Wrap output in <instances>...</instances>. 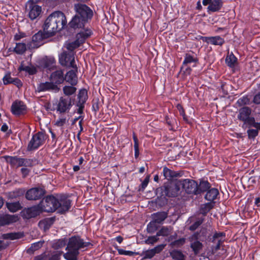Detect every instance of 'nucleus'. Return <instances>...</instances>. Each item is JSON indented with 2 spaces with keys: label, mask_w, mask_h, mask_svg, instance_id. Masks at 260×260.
Wrapping results in <instances>:
<instances>
[{
  "label": "nucleus",
  "mask_w": 260,
  "mask_h": 260,
  "mask_svg": "<svg viewBox=\"0 0 260 260\" xmlns=\"http://www.w3.org/2000/svg\"><path fill=\"white\" fill-rule=\"evenodd\" d=\"M154 252L152 249L144 251L142 253L143 259H151L155 255Z\"/></svg>",
  "instance_id": "49"
},
{
  "label": "nucleus",
  "mask_w": 260,
  "mask_h": 260,
  "mask_svg": "<svg viewBox=\"0 0 260 260\" xmlns=\"http://www.w3.org/2000/svg\"><path fill=\"white\" fill-rule=\"evenodd\" d=\"M58 201L57 210L59 213L63 214L70 210L71 207L72 200L69 199L68 195L58 193Z\"/></svg>",
  "instance_id": "10"
},
{
  "label": "nucleus",
  "mask_w": 260,
  "mask_h": 260,
  "mask_svg": "<svg viewBox=\"0 0 260 260\" xmlns=\"http://www.w3.org/2000/svg\"><path fill=\"white\" fill-rule=\"evenodd\" d=\"M168 213L166 211H160L152 214V219L158 224H161L168 217Z\"/></svg>",
  "instance_id": "29"
},
{
  "label": "nucleus",
  "mask_w": 260,
  "mask_h": 260,
  "mask_svg": "<svg viewBox=\"0 0 260 260\" xmlns=\"http://www.w3.org/2000/svg\"><path fill=\"white\" fill-rule=\"evenodd\" d=\"M219 191L217 188H210L207 191L205 196V199L210 201V202H214L217 197L219 195Z\"/></svg>",
  "instance_id": "30"
},
{
  "label": "nucleus",
  "mask_w": 260,
  "mask_h": 260,
  "mask_svg": "<svg viewBox=\"0 0 260 260\" xmlns=\"http://www.w3.org/2000/svg\"><path fill=\"white\" fill-rule=\"evenodd\" d=\"M63 93L67 96H70L74 94L77 88L74 86L66 85L62 88Z\"/></svg>",
  "instance_id": "43"
},
{
  "label": "nucleus",
  "mask_w": 260,
  "mask_h": 260,
  "mask_svg": "<svg viewBox=\"0 0 260 260\" xmlns=\"http://www.w3.org/2000/svg\"><path fill=\"white\" fill-rule=\"evenodd\" d=\"M162 174L165 178L168 180L174 178L181 177L183 174L182 171H175L169 169L167 167L163 168Z\"/></svg>",
  "instance_id": "20"
},
{
  "label": "nucleus",
  "mask_w": 260,
  "mask_h": 260,
  "mask_svg": "<svg viewBox=\"0 0 260 260\" xmlns=\"http://www.w3.org/2000/svg\"><path fill=\"white\" fill-rule=\"evenodd\" d=\"M13 78L11 76V73L7 72L2 79L4 84L8 85L11 84Z\"/></svg>",
  "instance_id": "51"
},
{
  "label": "nucleus",
  "mask_w": 260,
  "mask_h": 260,
  "mask_svg": "<svg viewBox=\"0 0 260 260\" xmlns=\"http://www.w3.org/2000/svg\"><path fill=\"white\" fill-rule=\"evenodd\" d=\"M66 122V118H59L57 119L55 123V125L58 127L63 126Z\"/></svg>",
  "instance_id": "62"
},
{
  "label": "nucleus",
  "mask_w": 260,
  "mask_h": 260,
  "mask_svg": "<svg viewBox=\"0 0 260 260\" xmlns=\"http://www.w3.org/2000/svg\"><path fill=\"white\" fill-rule=\"evenodd\" d=\"M41 204L33 205L29 207L24 208L21 212L20 215L23 219H30L36 218L43 212Z\"/></svg>",
  "instance_id": "9"
},
{
  "label": "nucleus",
  "mask_w": 260,
  "mask_h": 260,
  "mask_svg": "<svg viewBox=\"0 0 260 260\" xmlns=\"http://www.w3.org/2000/svg\"><path fill=\"white\" fill-rule=\"evenodd\" d=\"M156 223H157L152 220L147 224V229L148 233H153L157 230L158 227Z\"/></svg>",
  "instance_id": "47"
},
{
  "label": "nucleus",
  "mask_w": 260,
  "mask_h": 260,
  "mask_svg": "<svg viewBox=\"0 0 260 260\" xmlns=\"http://www.w3.org/2000/svg\"><path fill=\"white\" fill-rule=\"evenodd\" d=\"M207 43L221 46L225 43V40L224 38L219 36L208 37Z\"/></svg>",
  "instance_id": "31"
},
{
  "label": "nucleus",
  "mask_w": 260,
  "mask_h": 260,
  "mask_svg": "<svg viewBox=\"0 0 260 260\" xmlns=\"http://www.w3.org/2000/svg\"><path fill=\"white\" fill-rule=\"evenodd\" d=\"M58 193L47 195L39 202L43 212L53 213L57 210Z\"/></svg>",
  "instance_id": "4"
},
{
  "label": "nucleus",
  "mask_w": 260,
  "mask_h": 260,
  "mask_svg": "<svg viewBox=\"0 0 260 260\" xmlns=\"http://www.w3.org/2000/svg\"><path fill=\"white\" fill-rule=\"evenodd\" d=\"M80 45L81 44L80 43H79L78 41L76 39L74 41L68 44L67 48L68 50L70 51V52H73L75 49L78 48Z\"/></svg>",
  "instance_id": "46"
},
{
  "label": "nucleus",
  "mask_w": 260,
  "mask_h": 260,
  "mask_svg": "<svg viewBox=\"0 0 260 260\" xmlns=\"http://www.w3.org/2000/svg\"><path fill=\"white\" fill-rule=\"evenodd\" d=\"M11 84L15 85L18 88H20L22 86V83L21 80L18 78H13Z\"/></svg>",
  "instance_id": "59"
},
{
  "label": "nucleus",
  "mask_w": 260,
  "mask_h": 260,
  "mask_svg": "<svg viewBox=\"0 0 260 260\" xmlns=\"http://www.w3.org/2000/svg\"><path fill=\"white\" fill-rule=\"evenodd\" d=\"M55 221V217L45 218L39 222V225L42 226L44 230H49Z\"/></svg>",
  "instance_id": "33"
},
{
  "label": "nucleus",
  "mask_w": 260,
  "mask_h": 260,
  "mask_svg": "<svg viewBox=\"0 0 260 260\" xmlns=\"http://www.w3.org/2000/svg\"><path fill=\"white\" fill-rule=\"evenodd\" d=\"M77 70H71L67 72L66 74H64V77H66L65 81L72 86H75L78 82V78L76 72Z\"/></svg>",
  "instance_id": "21"
},
{
  "label": "nucleus",
  "mask_w": 260,
  "mask_h": 260,
  "mask_svg": "<svg viewBox=\"0 0 260 260\" xmlns=\"http://www.w3.org/2000/svg\"><path fill=\"white\" fill-rule=\"evenodd\" d=\"M17 216L5 214L0 216V226H4L15 222L17 221Z\"/></svg>",
  "instance_id": "23"
},
{
  "label": "nucleus",
  "mask_w": 260,
  "mask_h": 260,
  "mask_svg": "<svg viewBox=\"0 0 260 260\" xmlns=\"http://www.w3.org/2000/svg\"><path fill=\"white\" fill-rule=\"evenodd\" d=\"M47 34H48V32H47L46 31H44L43 30H39L38 32L32 36V41L35 43L36 45H39L44 39L51 37L50 35Z\"/></svg>",
  "instance_id": "22"
},
{
  "label": "nucleus",
  "mask_w": 260,
  "mask_h": 260,
  "mask_svg": "<svg viewBox=\"0 0 260 260\" xmlns=\"http://www.w3.org/2000/svg\"><path fill=\"white\" fill-rule=\"evenodd\" d=\"M76 15L69 23L70 28L74 29L83 28L93 15L92 10L85 4H77L74 6Z\"/></svg>",
  "instance_id": "2"
},
{
  "label": "nucleus",
  "mask_w": 260,
  "mask_h": 260,
  "mask_svg": "<svg viewBox=\"0 0 260 260\" xmlns=\"http://www.w3.org/2000/svg\"><path fill=\"white\" fill-rule=\"evenodd\" d=\"M59 62L63 66L72 68L74 69L77 70L73 52H63L62 53L59 57Z\"/></svg>",
  "instance_id": "11"
},
{
  "label": "nucleus",
  "mask_w": 260,
  "mask_h": 260,
  "mask_svg": "<svg viewBox=\"0 0 260 260\" xmlns=\"http://www.w3.org/2000/svg\"><path fill=\"white\" fill-rule=\"evenodd\" d=\"M179 184V180L168 181L157 189V194L159 193L161 197H176L180 193V186Z\"/></svg>",
  "instance_id": "3"
},
{
  "label": "nucleus",
  "mask_w": 260,
  "mask_h": 260,
  "mask_svg": "<svg viewBox=\"0 0 260 260\" xmlns=\"http://www.w3.org/2000/svg\"><path fill=\"white\" fill-rule=\"evenodd\" d=\"M204 218L201 217L198 218L197 220L196 221L192 224L189 227V230L190 231H196L204 221Z\"/></svg>",
  "instance_id": "44"
},
{
  "label": "nucleus",
  "mask_w": 260,
  "mask_h": 260,
  "mask_svg": "<svg viewBox=\"0 0 260 260\" xmlns=\"http://www.w3.org/2000/svg\"><path fill=\"white\" fill-rule=\"evenodd\" d=\"M225 63L227 66L230 68H234L237 62V58L235 56L233 52L227 55L225 58Z\"/></svg>",
  "instance_id": "39"
},
{
  "label": "nucleus",
  "mask_w": 260,
  "mask_h": 260,
  "mask_svg": "<svg viewBox=\"0 0 260 260\" xmlns=\"http://www.w3.org/2000/svg\"><path fill=\"white\" fill-rule=\"evenodd\" d=\"M79 254V251L69 250L68 252L63 254V256L66 260H77V256Z\"/></svg>",
  "instance_id": "41"
},
{
  "label": "nucleus",
  "mask_w": 260,
  "mask_h": 260,
  "mask_svg": "<svg viewBox=\"0 0 260 260\" xmlns=\"http://www.w3.org/2000/svg\"><path fill=\"white\" fill-rule=\"evenodd\" d=\"M11 111L16 116H20L26 114L27 112L26 105L21 101H14L11 106Z\"/></svg>",
  "instance_id": "13"
},
{
  "label": "nucleus",
  "mask_w": 260,
  "mask_h": 260,
  "mask_svg": "<svg viewBox=\"0 0 260 260\" xmlns=\"http://www.w3.org/2000/svg\"><path fill=\"white\" fill-rule=\"evenodd\" d=\"M149 181V176H147L145 177L144 180L143 181L142 183L141 184V188L140 190H143L145 189V188L147 186L148 184Z\"/></svg>",
  "instance_id": "60"
},
{
  "label": "nucleus",
  "mask_w": 260,
  "mask_h": 260,
  "mask_svg": "<svg viewBox=\"0 0 260 260\" xmlns=\"http://www.w3.org/2000/svg\"><path fill=\"white\" fill-rule=\"evenodd\" d=\"M86 102L83 101L82 100H78V102L76 104V106L78 107L77 109V113L79 114H83V110L85 107V104Z\"/></svg>",
  "instance_id": "48"
},
{
  "label": "nucleus",
  "mask_w": 260,
  "mask_h": 260,
  "mask_svg": "<svg viewBox=\"0 0 260 260\" xmlns=\"http://www.w3.org/2000/svg\"><path fill=\"white\" fill-rule=\"evenodd\" d=\"M78 100L86 102L88 99V94L86 89L83 88L79 90L77 95Z\"/></svg>",
  "instance_id": "45"
},
{
  "label": "nucleus",
  "mask_w": 260,
  "mask_h": 260,
  "mask_svg": "<svg viewBox=\"0 0 260 260\" xmlns=\"http://www.w3.org/2000/svg\"><path fill=\"white\" fill-rule=\"evenodd\" d=\"M6 207L11 212L14 213L21 210L22 207L19 201L13 203H6Z\"/></svg>",
  "instance_id": "36"
},
{
  "label": "nucleus",
  "mask_w": 260,
  "mask_h": 260,
  "mask_svg": "<svg viewBox=\"0 0 260 260\" xmlns=\"http://www.w3.org/2000/svg\"><path fill=\"white\" fill-rule=\"evenodd\" d=\"M118 253L120 255H128L130 256L136 255L137 253L129 250H125L121 248H116Z\"/></svg>",
  "instance_id": "50"
},
{
  "label": "nucleus",
  "mask_w": 260,
  "mask_h": 260,
  "mask_svg": "<svg viewBox=\"0 0 260 260\" xmlns=\"http://www.w3.org/2000/svg\"><path fill=\"white\" fill-rule=\"evenodd\" d=\"M38 91L39 92H44L46 91H58L59 88L52 81H46L45 82L41 83L38 86Z\"/></svg>",
  "instance_id": "19"
},
{
  "label": "nucleus",
  "mask_w": 260,
  "mask_h": 260,
  "mask_svg": "<svg viewBox=\"0 0 260 260\" xmlns=\"http://www.w3.org/2000/svg\"><path fill=\"white\" fill-rule=\"evenodd\" d=\"M5 161L9 164L11 167H23L24 164V158L17 156L5 155L3 157Z\"/></svg>",
  "instance_id": "18"
},
{
  "label": "nucleus",
  "mask_w": 260,
  "mask_h": 260,
  "mask_svg": "<svg viewBox=\"0 0 260 260\" xmlns=\"http://www.w3.org/2000/svg\"><path fill=\"white\" fill-rule=\"evenodd\" d=\"M180 186L188 194L195 195L196 193L197 182L194 180L184 179L179 180Z\"/></svg>",
  "instance_id": "12"
},
{
  "label": "nucleus",
  "mask_w": 260,
  "mask_h": 260,
  "mask_svg": "<svg viewBox=\"0 0 260 260\" xmlns=\"http://www.w3.org/2000/svg\"><path fill=\"white\" fill-rule=\"evenodd\" d=\"M18 70L19 72L25 71L29 75H34L37 74L38 70L37 68L33 66H25L21 64L18 68Z\"/></svg>",
  "instance_id": "34"
},
{
  "label": "nucleus",
  "mask_w": 260,
  "mask_h": 260,
  "mask_svg": "<svg viewBox=\"0 0 260 260\" xmlns=\"http://www.w3.org/2000/svg\"><path fill=\"white\" fill-rule=\"evenodd\" d=\"M253 102L256 104H260V92L254 96Z\"/></svg>",
  "instance_id": "64"
},
{
  "label": "nucleus",
  "mask_w": 260,
  "mask_h": 260,
  "mask_svg": "<svg viewBox=\"0 0 260 260\" xmlns=\"http://www.w3.org/2000/svg\"><path fill=\"white\" fill-rule=\"evenodd\" d=\"M170 256L174 260H185V255L178 249H173L170 252Z\"/></svg>",
  "instance_id": "35"
},
{
  "label": "nucleus",
  "mask_w": 260,
  "mask_h": 260,
  "mask_svg": "<svg viewBox=\"0 0 260 260\" xmlns=\"http://www.w3.org/2000/svg\"><path fill=\"white\" fill-rule=\"evenodd\" d=\"M185 243V239L181 238L171 242V245L173 247H180L183 246Z\"/></svg>",
  "instance_id": "52"
},
{
  "label": "nucleus",
  "mask_w": 260,
  "mask_h": 260,
  "mask_svg": "<svg viewBox=\"0 0 260 260\" xmlns=\"http://www.w3.org/2000/svg\"><path fill=\"white\" fill-rule=\"evenodd\" d=\"M93 245L89 242H84L79 236H74L69 238L67 249L79 251L81 248L92 246Z\"/></svg>",
  "instance_id": "7"
},
{
  "label": "nucleus",
  "mask_w": 260,
  "mask_h": 260,
  "mask_svg": "<svg viewBox=\"0 0 260 260\" xmlns=\"http://www.w3.org/2000/svg\"><path fill=\"white\" fill-rule=\"evenodd\" d=\"M26 50V44L24 43H17L13 51L17 54L22 55Z\"/></svg>",
  "instance_id": "40"
},
{
  "label": "nucleus",
  "mask_w": 260,
  "mask_h": 260,
  "mask_svg": "<svg viewBox=\"0 0 260 260\" xmlns=\"http://www.w3.org/2000/svg\"><path fill=\"white\" fill-rule=\"evenodd\" d=\"M171 233V228L168 226H163L156 233V236L167 237Z\"/></svg>",
  "instance_id": "42"
},
{
  "label": "nucleus",
  "mask_w": 260,
  "mask_h": 260,
  "mask_svg": "<svg viewBox=\"0 0 260 260\" xmlns=\"http://www.w3.org/2000/svg\"><path fill=\"white\" fill-rule=\"evenodd\" d=\"M65 80L66 77H64V72L61 69L56 70L50 75L49 80L57 86L63 83Z\"/></svg>",
  "instance_id": "15"
},
{
  "label": "nucleus",
  "mask_w": 260,
  "mask_h": 260,
  "mask_svg": "<svg viewBox=\"0 0 260 260\" xmlns=\"http://www.w3.org/2000/svg\"><path fill=\"white\" fill-rule=\"evenodd\" d=\"M92 34V31L90 29L87 28L83 31H80L77 34L76 36V39L78 41L81 45L83 44L86 40L91 36Z\"/></svg>",
  "instance_id": "26"
},
{
  "label": "nucleus",
  "mask_w": 260,
  "mask_h": 260,
  "mask_svg": "<svg viewBox=\"0 0 260 260\" xmlns=\"http://www.w3.org/2000/svg\"><path fill=\"white\" fill-rule=\"evenodd\" d=\"M192 63H193L192 67H197V64L199 63V58L196 53L192 51H190L184 54V60L182 62V66L181 67V70L183 69L184 66H187Z\"/></svg>",
  "instance_id": "16"
},
{
  "label": "nucleus",
  "mask_w": 260,
  "mask_h": 260,
  "mask_svg": "<svg viewBox=\"0 0 260 260\" xmlns=\"http://www.w3.org/2000/svg\"><path fill=\"white\" fill-rule=\"evenodd\" d=\"M215 202H208L201 205L200 208V213L204 216H205L214 207Z\"/></svg>",
  "instance_id": "32"
},
{
  "label": "nucleus",
  "mask_w": 260,
  "mask_h": 260,
  "mask_svg": "<svg viewBox=\"0 0 260 260\" xmlns=\"http://www.w3.org/2000/svg\"><path fill=\"white\" fill-rule=\"evenodd\" d=\"M249 129L247 131L248 138L254 140L258 135L260 130V122L254 121L247 125Z\"/></svg>",
  "instance_id": "17"
},
{
  "label": "nucleus",
  "mask_w": 260,
  "mask_h": 260,
  "mask_svg": "<svg viewBox=\"0 0 260 260\" xmlns=\"http://www.w3.org/2000/svg\"><path fill=\"white\" fill-rule=\"evenodd\" d=\"M158 237V236H156V235L148 237V238L145 240V243L147 244H153L158 241L159 239Z\"/></svg>",
  "instance_id": "55"
},
{
  "label": "nucleus",
  "mask_w": 260,
  "mask_h": 260,
  "mask_svg": "<svg viewBox=\"0 0 260 260\" xmlns=\"http://www.w3.org/2000/svg\"><path fill=\"white\" fill-rule=\"evenodd\" d=\"M23 232H11L2 235V237L5 240H14L20 239L24 237Z\"/></svg>",
  "instance_id": "28"
},
{
  "label": "nucleus",
  "mask_w": 260,
  "mask_h": 260,
  "mask_svg": "<svg viewBox=\"0 0 260 260\" xmlns=\"http://www.w3.org/2000/svg\"><path fill=\"white\" fill-rule=\"evenodd\" d=\"M223 5L222 0H212L211 3L207 7V12H216L220 10Z\"/></svg>",
  "instance_id": "25"
},
{
  "label": "nucleus",
  "mask_w": 260,
  "mask_h": 260,
  "mask_svg": "<svg viewBox=\"0 0 260 260\" xmlns=\"http://www.w3.org/2000/svg\"><path fill=\"white\" fill-rule=\"evenodd\" d=\"M48 138V135L45 132H38L34 134L28 142L27 146L28 151H34L38 150L43 146Z\"/></svg>",
  "instance_id": "5"
},
{
  "label": "nucleus",
  "mask_w": 260,
  "mask_h": 260,
  "mask_svg": "<svg viewBox=\"0 0 260 260\" xmlns=\"http://www.w3.org/2000/svg\"><path fill=\"white\" fill-rule=\"evenodd\" d=\"M211 187L210 183L207 180H201L199 184L197 183L195 195L201 194L207 191Z\"/></svg>",
  "instance_id": "24"
},
{
  "label": "nucleus",
  "mask_w": 260,
  "mask_h": 260,
  "mask_svg": "<svg viewBox=\"0 0 260 260\" xmlns=\"http://www.w3.org/2000/svg\"><path fill=\"white\" fill-rule=\"evenodd\" d=\"M55 59L53 58L46 57L40 59L38 62V67L41 69H49L53 66Z\"/></svg>",
  "instance_id": "27"
},
{
  "label": "nucleus",
  "mask_w": 260,
  "mask_h": 260,
  "mask_svg": "<svg viewBox=\"0 0 260 260\" xmlns=\"http://www.w3.org/2000/svg\"><path fill=\"white\" fill-rule=\"evenodd\" d=\"M166 246V244H159L153 248H152L155 254L159 253L161 252L163 249L165 248V247Z\"/></svg>",
  "instance_id": "57"
},
{
  "label": "nucleus",
  "mask_w": 260,
  "mask_h": 260,
  "mask_svg": "<svg viewBox=\"0 0 260 260\" xmlns=\"http://www.w3.org/2000/svg\"><path fill=\"white\" fill-rule=\"evenodd\" d=\"M46 193L45 187L44 185H39L26 190L25 198L29 201H36L42 200Z\"/></svg>",
  "instance_id": "6"
},
{
  "label": "nucleus",
  "mask_w": 260,
  "mask_h": 260,
  "mask_svg": "<svg viewBox=\"0 0 260 260\" xmlns=\"http://www.w3.org/2000/svg\"><path fill=\"white\" fill-rule=\"evenodd\" d=\"M20 172L22 175V177L25 178L30 172V170L27 168L23 167L21 169Z\"/></svg>",
  "instance_id": "58"
},
{
  "label": "nucleus",
  "mask_w": 260,
  "mask_h": 260,
  "mask_svg": "<svg viewBox=\"0 0 260 260\" xmlns=\"http://www.w3.org/2000/svg\"><path fill=\"white\" fill-rule=\"evenodd\" d=\"M194 255H197L203 248V244L199 241H195L190 243V245Z\"/></svg>",
  "instance_id": "38"
},
{
  "label": "nucleus",
  "mask_w": 260,
  "mask_h": 260,
  "mask_svg": "<svg viewBox=\"0 0 260 260\" xmlns=\"http://www.w3.org/2000/svg\"><path fill=\"white\" fill-rule=\"evenodd\" d=\"M247 101H248V99L247 98L243 97L242 98L238 99V100L237 102V104L239 106H242V105L246 104Z\"/></svg>",
  "instance_id": "63"
},
{
  "label": "nucleus",
  "mask_w": 260,
  "mask_h": 260,
  "mask_svg": "<svg viewBox=\"0 0 260 260\" xmlns=\"http://www.w3.org/2000/svg\"><path fill=\"white\" fill-rule=\"evenodd\" d=\"M26 191L23 188H16L9 193V197L11 199H16L25 195Z\"/></svg>",
  "instance_id": "37"
},
{
  "label": "nucleus",
  "mask_w": 260,
  "mask_h": 260,
  "mask_svg": "<svg viewBox=\"0 0 260 260\" xmlns=\"http://www.w3.org/2000/svg\"><path fill=\"white\" fill-rule=\"evenodd\" d=\"M67 21L64 14L59 11H55L50 14L45 19L42 26L44 31L53 37L59 30L66 26Z\"/></svg>",
  "instance_id": "1"
},
{
  "label": "nucleus",
  "mask_w": 260,
  "mask_h": 260,
  "mask_svg": "<svg viewBox=\"0 0 260 260\" xmlns=\"http://www.w3.org/2000/svg\"><path fill=\"white\" fill-rule=\"evenodd\" d=\"M26 37L25 33L19 31L18 34L14 35V40L15 41H19L20 39Z\"/></svg>",
  "instance_id": "61"
},
{
  "label": "nucleus",
  "mask_w": 260,
  "mask_h": 260,
  "mask_svg": "<svg viewBox=\"0 0 260 260\" xmlns=\"http://www.w3.org/2000/svg\"><path fill=\"white\" fill-rule=\"evenodd\" d=\"M36 159L35 158H24L23 166L25 168L32 167L34 166V162Z\"/></svg>",
  "instance_id": "53"
},
{
  "label": "nucleus",
  "mask_w": 260,
  "mask_h": 260,
  "mask_svg": "<svg viewBox=\"0 0 260 260\" xmlns=\"http://www.w3.org/2000/svg\"><path fill=\"white\" fill-rule=\"evenodd\" d=\"M133 139L134 142V147L135 152H139V140L137 138V135L135 133H133Z\"/></svg>",
  "instance_id": "54"
},
{
  "label": "nucleus",
  "mask_w": 260,
  "mask_h": 260,
  "mask_svg": "<svg viewBox=\"0 0 260 260\" xmlns=\"http://www.w3.org/2000/svg\"><path fill=\"white\" fill-rule=\"evenodd\" d=\"M251 111V109L247 106L243 107L239 109L237 118L240 121L243 122L242 126L243 128H247V124L255 121L254 117L250 116Z\"/></svg>",
  "instance_id": "8"
},
{
  "label": "nucleus",
  "mask_w": 260,
  "mask_h": 260,
  "mask_svg": "<svg viewBox=\"0 0 260 260\" xmlns=\"http://www.w3.org/2000/svg\"><path fill=\"white\" fill-rule=\"evenodd\" d=\"M43 243L42 241L34 243L31 244L30 249L34 251L37 250L42 247Z\"/></svg>",
  "instance_id": "56"
},
{
  "label": "nucleus",
  "mask_w": 260,
  "mask_h": 260,
  "mask_svg": "<svg viewBox=\"0 0 260 260\" xmlns=\"http://www.w3.org/2000/svg\"><path fill=\"white\" fill-rule=\"evenodd\" d=\"M73 105L71 98L61 96L57 105L56 110L60 113L68 112L70 110Z\"/></svg>",
  "instance_id": "14"
}]
</instances>
